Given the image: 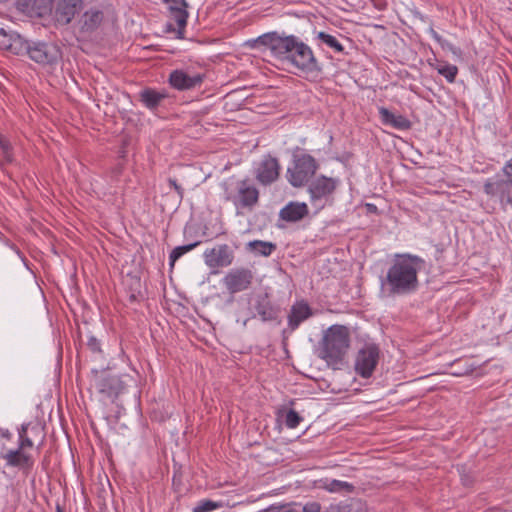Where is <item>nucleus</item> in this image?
<instances>
[{
    "label": "nucleus",
    "mask_w": 512,
    "mask_h": 512,
    "mask_svg": "<svg viewBox=\"0 0 512 512\" xmlns=\"http://www.w3.org/2000/svg\"><path fill=\"white\" fill-rule=\"evenodd\" d=\"M246 45L251 48L267 47L272 55L303 72L319 70L318 61L312 49L294 35L269 32L256 39L248 40Z\"/></svg>",
    "instance_id": "obj_1"
},
{
    "label": "nucleus",
    "mask_w": 512,
    "mask_h": 512,
    "mask_svg": "<svg viewBox=\"0 0 512 512\" xmlns=\"http://www.w3.org/2000/svg\"><path fill=\"white\" fill-rule=\"evenodd\" d=\"M424 260L409 253L396 254L386 275L381 278V294L385 297L406 296L419 286L418 273Z\"/></svg>",
    "instance_id": "obj_2"
},
{
    "label": "nucleus",
    "mask_w": 512,
    "mask_h": 512,
    "mask_svg": "<svg viewBox=\"0 0 512 512\" xmlns=\"http://www.w3.org/2000/svg\"><path fill=\"white\" fill-rule=\"evenodd\" d=\"M349 331L345 326H331L324 334L322 357L327 361L341 360L349 348Z\"/></svg>",
    "instance_id": "obj_3"
},
{
    "label": "nucleus",
    "mask_w": 512,
    "mask_h": 512,
    "mask_svg": "<svg viewBox=\"0 0 512 512\" xmlns=\"http://www.w3.org/2000/svg\"><path fill=\"white\" fill-rule=\"evenodd\" d=\"M318 164L309 154L295 155L291 166L287 169V180L293 187L304 186L314 176Z\"/></svg>",
    "instance_id": "obj_4"
},
{
    "label": "nucleus",
    "mask_w": 512,
    "mask_h": 512,
    "mask_svg": "<svg viewBox=\"0 0 512 512\" xmlns=\"http://www.w3.org/2000/svg\"><path fill=\"white\" fill-rule=\"evenodd\" d=\"M21 43L25 46V53H27L33 61L39 64H53L61 57L60 49L54 44L44 42L31 44L23 38H17L16 44Z\"/></svg>",
    "instance_id": "obj_5"
},
{
    "label": "nucleus",
    "mask_w": 512,
    "mask_h": 512,
    "mask_svg": "<svg viewBox=\"0 0 512 512\" xmlns=\"http://www.w3.org/2000/svg\"><path fill=\"white\" fill-rule=\"evenodd\" d=\"M226 199L231 201L237 210L247 209L251 211L259 200V191L247 180H241L236 184L235 193H227Z\"/></svg>",
    "instance_id": "obj_6"
},
{
    "label": "nucleus",
    "mask_w": 512,
    "mask_h": 512,
    "mask_svg": "<svg viewBox=\"0 0 512 512\" xmlns=\"http://www.w3.org/2000/svg\"><path fill=\"white\" fill-rule=\"evenodd\" d=\"M379 360V348L374 344H367L359 350L355 370L363 378H369L374 372Z\"/></svg>",
    "instance_id": "obj_7"
},
{
    "label": "nucleus",
    "mask_w": 512,
    "mask_h": 512,
    "mask_svg": "<svg viewBox=\"0 0 512 512\" xmlns=\"http://www.w3.org/2000/svg\"><path fill=\"white\" fill-rule=\"evenodd\" d=\"M338 181L334 178L320 176L312 181L308 187L310 200L314 205L319 207L323 206V201H326L337 187Z\"/></svg>",
    "instance_id": "obj_8"
},
{
    "label": "nucleus",
    "mask_w": 512,
    "mask_h": 512,
    "mask_svg": "<svg viewBox=\"0 0 512 512\" xmlns=\"http://www.w3.org/2000/svg\"><path fill=\"white\" fill-rule=\"evenodd\" d=\"M203 257L209 268L216 269L230 266L234 261V252L227 244H221L206 249Z\"/></svg>",
    "instance_id": "obj_9"
},
{
    "label": "nucleus",
    "mask_w": 512,
    "mask_h": 512,
    "mask_svg": "<svg viewBox=\"0 0 512 512\" xmlns=\"http://www.w3.org/2000/svg\"><path fill=\"white\" fill-rule=\"evenodd\" d=\"M253 274L247 268H236L230 270L223 278L222 282L225 288L231 294L244 291L252 283Z\"/></svg>",
    "instance_id": "obj_10"
},
{
    "label": "nucleus",
    "mask_w": 512,
    "mask_h": 512,
    "mask_svg": "<svg viewBox=\"0 0 512 512\" xmlns=\"http://www.w3.org/2000/svg\"><path fill=\"white\" fill-rule=\"evenodd\" d=\"M203 75L189 70L176 69L169 75L170 85L179 91L190 90L201 85Z\"/></svg>",
    "instance_id": "obj_11"
},
{
    "label": "nucleus",
    "mask_w": 512,
    "mask_h": 512,
    "mask_svg": "<svg viewBox=\"0 0 512 512\" xmlns=\"http://www.w3.org/2000/svg\"><path fill=\"white\" fill-rule=\"evenodd\" d=\"M484 192L497 197L501 203L512 205V178L489 179L484 184Z\"/></svg>",
    "instance_id": "obj_12"
},
{
    "label": "nucleus",
    "mask_w": 512,
    "mask_h": 512,
    "mask_svg": "<svg viewBox=\"0 0 512 512\" xmlns=\"http://www.w3.org/2000/svg\"><path fill=\"white\" fill-rule=\"evenodd\" d=\"M83 0H54V18L58 24L67 25L78 14Z\"/></svg>",
    "instance_id": "obj_13"
},
{
    "label": "nucleus",
    "mask_w": 512,
    "mask_h": 512,
    "mask_svg": "<svg viewBox=\"0 0 512 512\" xmlns=\"http://www.w3.org/2000/svg\"><path fill=\"white\" fill-rule=\"evenodd\" d=\"M280 165L276 158L265 156L255 167V178L262 185H270L279 177Z\"/></svg>",
    "instance_id": "obj_14"
},
{
    "label": "nucleus",
    "mask_w": 512,
    "mask_h": 512,
    "mask_svg": "<svg viewBox=\"0 0 512 512\" xmlns=\"http://www.w3.org/2000/svg\"><path fill=\"white\" fill-rule=\"evenodd\" d=\"M166 4L169 5V9L171 11L172 19L176 22L177 29V38L183 39L185 33V27L187 25L188 12L187 7L188 3L185 0H162Z\"/></svg>",
    "instance_id": "obj_15"
},
{
    "label": "nucleus",
    "mask_w": 512,
    "mask_h": 512,
    "mask_svg": "<svg viewBox=\"0 0 512 512\" xmlns=\"http://www.w3.org/2000/svg\"><path fill=\"white\" fill-rule=\"evenodd\" d=\"M313 315L312 309L305 301L294 303L288 315V326L294 331L299 325Z\"/></svg>",
    "instance_id": "obj_16"
},
{
    "label": "nucleus",
    "mask_w": 512,
    "mask_h": 512,
    "mask_svg": "<svg viewBox=\"0 0 512 512\" xmlns=\"http://www.w3.org/2000/svg\"><path fill=\"white\" fill-rule=\"evenodd\" d=\"M92 385L97 391L107 397H113L118 394L119 380L106 374L96 375Z\"/></svg>",
    "instance_id": "obj_17"
},
{
    "label": "nucleus",
    "mask_w": 512,
    "mask_h": 512,
    "mask_svg": "<svg viewBox=\"0 0 512 512\" xmlns=\"http://www.w3.org/2000/svg\"><path fill=\"white\" fill-rule=\"evenodd\" d=\"M253 309L256 311V314L260 316L263 322L276 319L278 314V310L273 307L266 294L256 296Z\"/></svg>",
    "instance_id": "obj_18"
},
{
    "label": "nucleus",
    "mask_w": 512,
    "mask_h": 512,
    "mask_svg": "<svg viewBox=\"0 0 512 512\" xmlns=\"http://www.w3.org/2000/svg\"><path fill=\"white\" fill-rule=\"evenodd\" d=\"M306 203L290 202L280 210L279 216L287 222H297L308 214Z\"/></svg>",
    "instance_id": "obj_19"
},
{
    "label": "nucleus",
    "mask_w": 512,
    "mask_h": 512,
    "mask_svg": "<svg viewBox=\"0 0 512 512\" xmlns=\"http://www.w3.org/2000/svg\"><path fill=\"white\" fill-rule=\"evenodd\" d=\"M3 459L9 466L27 470L31 469L34 464L31 455L26 454L21 449L9 450L5 455H3Z\"/></svg>",
    "instance_id": "obj_20"
},
{
    "label": "nucleus",
    "mask_w": 512,
    "mask_h": 512,
    "mask_svg": "<svg viewBox=\"0 0 512 512\" xmlns=\"http://www.w3.org/2000/svg\"><path fill=\"white\" fill-rule=\"evenodd\" d=\"M379 114L384 124L390 125L395 129L407 130L411 127V122L405 116L401 114H394L387 108H379Z\"/></svg>",
    "instance_id": "obj_21"
},
{
    "label": "nucleus",
    "mask_w": 512,
    "mask_h": 512,
    "mask_svg": "<svg viewBox=\"0 0 512 512\" xmlns=\"http://www.w3.org/2000/svg\"><path fill=\"white\" fill-rule=\"evenodd\" d=\"M167 96V93L164 91L145 88L139 93V100L146 108L154 110L167 98Z\"/></svg>",
    "instance_id": "obj_22"
},
{
    "label": "nucleus",
    "mask_w": 512,
    "mask_h": 512,
    "mask_svg": "<svg viewBox=\"0 0 512 512\" xmlns=\"http://www.w3.org/2000/svg\"><path fill=\"white\" fill-rule=\"evenodd\" d=\"M103 21V12L98 9H89L81 17V28L84 31H93Z\"/></svg>",
    "instance_id": "obj_23"
},
{
    "label": "nucleus",
    "mask_w": 512,
    "mask_h": 512,
    "mask_svg": "<svg viewBox=\"0 0 512 512\" xmlns=\"http://www.w3.org/2000/svg\"><path fill=\"white\" fill-rule=\"evenodd\" d=\"M275 248H276V245L273 244L272 242L261 241V240L250 241L247 244V249L250 252H253L257 255H261V256H265V257L270 256L272 254V252L275 250Z\"/></svg>",
    "instance_id": "obj_24"
},
{
    "label": "nucleus",
    "mask_w": 512,
    "mask_h": 512,
    "mask_svg": "<svg viewBox=\"0 0 512 512\" xmlns=\"http://www.w3.org/2000/svg\"><path fill=\"white\" fill-rule=\"evenodd\" d=\"M316 37L321 43L327 45L329 48H331L335 52H337V53L344 52L343 45L338 41V39L335 36L328 34L326 32L320 31L317 33Z\"/></svg>",
    "instance_id": "obj_25"
},
{
    "label": "nucleus",
    "mask_w": 512,
    "mask_h": 512,
    "mask_svg": "<svg viewBox=\"0 0 512 512\" xmlns=\"http://www.w3.org/2000/svg\"><path fill=\"white\" fill-rule=\"evenodd\" d=\"M323 488L332 493L341 492V491L352 492L354 489V486L351 483L333 479V480L326 481L323 485Z\"/></svg>",
    "instance_id": "obj_26"
},
{
    "label": "nucleus",
    "mask_w": 512,
    "mask_h": 512,
    "mask_svg": "<svg viewBox=\"0 0 512 512\" xmlns=\"http://www.w3.org/2000/svg\"><path fill=\"white\" fill-rule=\"evenodd\" d=\"M200 244L199 241L197 242H194V243H191V244H188V245H183V246H177L175 247L172 252L170 253V256H169V260H170V265L173 266L174 263L181 257L183 256L184 254H186L187 252H190L191 250H193L195 247H197L198 245Z\"/></svg>",
    "instance_id": "obj_27"
},
{
    "label": "nucleus",
    "mask_w": 512,
    "mask_h": 512,
    "mask_svg": "<svg viewBox=\"0 0 512 512\" xmlns=\"http://www.w3.org/2000/svg\"><path fill=\"white\" fill-rule=\"evenodd\" d=\"M17 38H21V37L19 35H16V36L10 35L9 39L7 41L3 40L1 42V44L3 45V47L5 49L10 50L15 54H22L25 52V46L22 43L16 44Z\"/></svg>",
    "instance_id": "obj_28"
},
{
    "label": "nucleus",
    "mask_w": 512,
    "mask_h": 512,
    "mask_svg": "<svg viewBox=\"0 0 512 512\" xmlns=\"http://www.w3.org/2000/svg\"><path fill=\"white\" fill-rule=\"evenodd\" d=\"M437 71L440 75L445 77L448 82L453 83L457 76L458 68L455 65L445 64V65H440L437 68Z\"/></svg>",
    "instance_id": "obj_29"
},
{
    "label": "nucleus",
    "mask_w": 512,
    "mask_h": 512,
    "mask_svg": "<svg viewBox=\"0 0 512 512\" xmlns=\"http://www.w3.org/2000/svg\"><path fill=\"white\" fill-rule=\"evenodd\" d=\"M302 420L303 418L298 414V412L290 409L285 415L284 422L288 428L294 429L299 426Z\"/></svg>",
    "instance_id": "obj_30"
},
{
    "label": "nucleus",
    "mask_w": 512,
    "mask_h": 512,
    "mask_svg": "<svg viewBox=\"0 0 512 512\" xmlns=\"http://www.w3.org/2000/svg\"><path fill=\"white\" fill-rule=\"evenodd\" d=\"M11 144L10 142L0 134V151L6 162H12V153H11Z\"/></svg>",
    "instance_id": "obj_31"
},
{
    "label": "nucleus",
    "mask_w": 512,
    "mask_h": 512,
    "mask_svg": "<svg viewBox=\"0 0 512 512\" xmlns=\"http://www.w3.org/2000/svg\"><path fill=\"white\" fill-rule=\"evenodd\" d=\"M219 507H221L220 503L207 500V501L202 502V504L199 505L198 507H196L194 509V512H210Z\"/></svg>",
    "instance_id": "obj_32"
},
{
    "label": "nucleus",
    "mask_w": 512,
    "mask_h": 512,
    "mask_svg": "<svg viewBox=\"0 0 512 512\" xmlns=\"http://www.w3.org/2000/svg\"><path fill=\"white\" fill-rule=\"evenodd\" d=\"M321 506L317 502H309L303 506V512H320Z\"/></svg>",
    "instance_id": "obj_33"
},
{
    "label": "nucleus",
    "mask_w": 512,
    "mask_h": 512,
    "mask_svg": "<svg viewBox=\"0 0 512 512\" xmlns=\"http://www.w3.org/2000/svg\"><path fill=\"white\" fill-rule=\"evenodd\" d=\"M33 446V441L28 436L19 437V447L18 449L23 450L24 448H31Z\"/></svg>",
    "instance_id": "obj_34"
},
{
    "label": "nucleus",
    "mask_w": 512,
    "mask_h": 512,
    "mask_svg": "<svg viewBox=\"0 0 512 512\" xmlns=\"http://www.w3.org/2000/svg\"><path fill=\"white\" fill-rule=\"evenodd\" d=\"M169 182V185L176 191V193L178 194V196L180 198H183V189L180 185L177 184L176 180L175 179H172L170 178L168 180Z\"/></svg>",
    "instance_id": "obj_35"
},
{
    "label": "nucleus",
    "mask_w": 512,
    "mask_h": 512,
    "mask_svg": "<svg viewBox=\"0 0 512 512\" xmlns=\"http://www.w3.org/2000/svg\"><path fill=\"white\" fill-rule=\"evenodd\" d=\"M503 173L505 177L512 178V158L503 167Z\"/></svg>",
    "instance_id": "obj_36"
},
{
    "label": "nucleus",
    "mask_w": 512,
    "mask_h": 512,
    "mask_svg": "<svg viewBox=\"0 0 512 512\" xmlns=\"http://www.w3.org/2000/svg\"><path fill=\"white\" fill-rule=\"evenodd\" d=\"M88 346L93 350V351H99L100 350V344L99 342L97 341L96 338L92 337L89 339V342H88Z\"/></svg>",
    "instance_id": "obj_37"
},
{
    "label": "nucleus",
    "mask_w": 512,
    "mask_h": 512,
    "mask_svg": "<svg viewBox=\"0 0 512 512\" xmlns=\"http://www.w3.org/2000/svg\"><path fill=\"white\" fill-rule=\"evenodd\" d=\"M28 427H29V424H22L21 425V427H20V429L18 431L19 437L27 436Z\"/></svg>",
    "instance_id": "obj_38"
},
{
    "label": "nucleus",
    "mask_w": 512,
    "mask_h": 512,
    "mask_svg": "<svg viewBox=\"0 0 512 512\" xmlns=\"http://www.w3.org/2000/svg\"><path fill=\"white\" fill-rule=\"evenodd\" d=\"M431 34H432L433 38H434L438 43H440L441 45H444L443 40H442V37H441L437 32H435L434 30H432V31H431Z\"/></svg>",
    "instance_id": "obj_39"
},
{
    "label": "nucleus",
    "mask_w": 512,
    "mask_h": 512,
    "mask_svg": "<svg viewBox=\"0 0 512 512\" xmlns=\"http://www.w3.org/2000/svg\"><path fill=\"white\" fill-rule=\"evenodd\" d=\"M0 36L3 37L4 38L3 40H6V41L10 37L3 28H0Z\"/></svg>",
    "instance_id": "obj_40"
},
{
    "label": "nucleus",
    "mask_w": 512,
    "mask_h": 512,
    "mask_svg": "<svg viewBox=\"0 0 512 512\" xmlns=\"http://www.w3.org/2000/svg\"><path fill=\"white\" fill-rule=\"evenodd\" d=\"M168 31H175L172 24H167Z\"/></svg>",
    "instance_id": "obj_41"
},
{
    "label": "nucleus",
    "mask_w": 512,
    "mask_h": 512,
    "mask_svg": "<svg viewBox=\"0 0 512 512\" xmlns=\"http://www.w3.org/2000/svg\"><path fill=\"white\" fill-rule=\"evenodd\" d=\"M283 512H298V511H297V510H295V509H287V510H285V511H283Z\"/></svg>",
    "instance_id": "obj_42"
},
{
    "label": "nucleus",
    "mask_w": 512,
    "mask_h": 512,
    "mask_svg": "<svg viewBox=\"0 0 512 512\" xmlns=\"http://www.w3.org/2000/svg\"><path fill=\"white\" fill-rule=\"evenodd\" d=\"M3 436L8 438L10 436V433L6 431L5 433H3Z\"/></svg>",
    "instance_id": "obj_43"
},
{
    "label": "nucleus",
    "mask_w": 512,
    "mask_h": 512,
    "mask_svg": "<svg viewBox=\"0 0 512 512\" xmlns=\"http://www.w3.org/2000/svg\"><path fill=\"white\" fill-rule=\"evenodd\" d=\"M250 318H247L243 321V326H246L247 325V322L249 321Z\"/></svg>",
    "instance_id": "obj_44"
}]
</instances>
